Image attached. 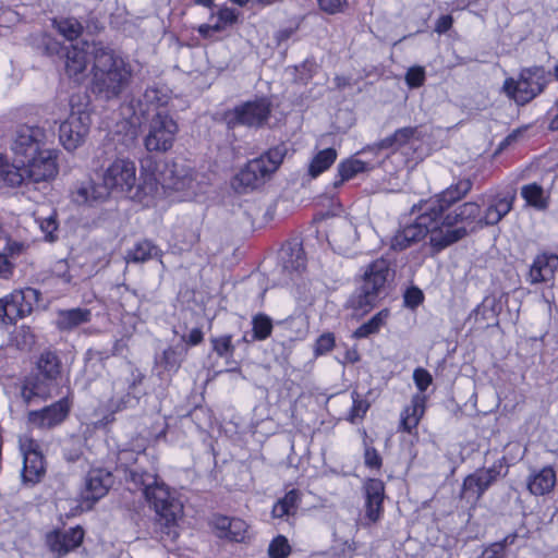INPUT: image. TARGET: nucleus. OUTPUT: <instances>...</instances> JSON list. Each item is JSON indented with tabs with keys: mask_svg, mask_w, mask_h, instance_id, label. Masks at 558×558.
<instances>
[{
	"mask_svg": "<svg viewBox=\"0 0 558 558\" xmlns=\"http://www.w3.org/2000/svg\"><path fill=\"white\" fill-rule=\"evenodd\" d=\"M39 128L37 126V183L53 181L59 173L60 151L39 147Z\"/></svg>",
	"mask_w": 558,
	"mask_h": 558,
	"instance_id": "26",
	"label": "nucleus"
},
{
	"mask_svg": "<svg viewBox=\"0 0 558 558\" xmlns=\"http://www.w3.org/2000/svg\"><path fill=\"white\" fill-rule=\"evenodd\" d=\"M306 267V257L301 244L293 243L283 246L280 262L274 270L278 284H288L300 276Z\"/></svg>",
	"mask_w": 558,
	"mask_h": 558,
	"instance_id": "14",
	"label": "nucleus"
},
{
	"mask_svg": "<svg viewBox=\"0 0 558 558\" xmlns=\"http://www.w3.org/2000/svg\"><path fill=\"white\" fill-rule=\"evenodd\" d=\"M473 182L471 179H461L456 184H451L435 198L424 202V206L428 209H435L436 218L441 217L454 203L465 197L472 190Z\"/></svg>",
	"mask_w": 558,
	"mask_h": 558,
	"instance_id": "17",
	"label": "nucleus"
},
{
	"mask_svg": "<svg viewBox=\"0 0 558 558\" xmlns=\"http://www.w3.org/2000/svg\"><path fill=\"white\" fill-rule=\"evenodd\" d=\"M557 483L556 471L553 466H544L541 470H534L526 480V488L533 496H545L550 494Z\"/></svg>",
	"mask_w": 558,
	"mask_h": 558,
	"instance_id": "28",
	"label": "nucleus"
},
{
	"mask_svg": "<svg viewBox=\"0 0 558 558\" xmlns=\"http://www.w3.org/2000/svg\"><path fill=\"white\" fill-rule=\"evenodd\" d=\"M213 351L223 359H231L235 351V345L232 343L231 335H222L219 337L210 338Z\"/></svg>",
	"mask_w": 558,
	"mask_h": 558,
	"instance_id": "42",
	"label": "nucleus"
},
{
	"mask_svg": "<svg viewBox=\"0 0 558 558\" xmlns=\"http://www.w3.org/2000/svg\"><path fill=\"white\" fill-rule=\"evenodd\" d=\"M413 380L420 390V393L423 395V392L432 384L433 378L428 371L418 367L413 372Z\"/></svg>",
	"mask_w": 558,
	"mask_h": 558,
	"instance_id": "49",
	"label": "nucleus"
},
{
	"mask_svg": "<svg viewBox=\"0 0 558 558\" xmlns=\"http://www.w3.org/2000/svg\"><path fill=\"white\" fill-rule=\"evenodd\" d=\"M521 196L529 206L537 210H546L548 208V196H545L543 186L537 183L523 185L521 187Z\"/></svg>",
	"mask_w": 558,
	"mask_h": 558,
	"instance_id": "37",
	"label": "nucleus"
},
{
	"mask_svg": "<svg viewBox=\"0 0 558 558\" xmlns=\"http://www.w3.org/2000/svg\"><path fill=\"white\" fill-rule=\"evenodd\" d=\"M215 524L220 531L219 536L234 542H241L244 538L247 527L243 520L229 517L217 518Z\"/></svg>",
	"mask_w": 558,
	"mask_h": 558,
	"instance_id": "33",
	"label": "nucleus"
},
{
	"mask_svg": "<svg viewBox=\"0 0 558 558\" xmlns=\"http://www.w3.org/2000/svg\"><path fill=\"white\" fill-rule=\"evenodd\" d=\"M270 113V101L266 98H257L229 110L225 114V120L229 129H234L239 125L258 129L268 121Z\"/></svg>",
	"mask_w": 558,
	"mask_h": 558,
	"instance_id": "11",
	"label": "nucleus"
},
{
	"mask_svg": "<svg viewBox=\"0 0 558 558\" xmlns=\"http://www.w3.org/2000/svg\"><path fill=\"white\" fill-rule=\"evenodd\" d=\"M395 270L391 260L380 257L372 262L363 276V284L350 302L351 306L361 313H367L374 307L377 299L387 293V288L393 281Z\"/></svg>",
	"mask_w": 558,
	"mask_h": 558,
	"instance_id": "5",
	"label": "nucleus"
},
{
	"mask_svg": "<svg viewBox=\"0 0 558 558\" xmlns=\"http://www.w3.org/2000/svg\"><path fill=\"white\" fill-rule=\"evenodd\" d=\"M550 82L551 71L534 65L521 69L518 78H507L502 89L517 105L524 106L541 95Z\"/></svg>",
	"mask_w": 558,
	"mask_h": 558,
	"instance_id": "7",
	"label": "nucleus"
},
{
	"mask_svg": "<svg viewBox=\"0 0 558 558\" xmlns=\"http://www.w3.org/2000/svg\"><path fill=\"white\" fill-rule=\"evenodd\" d=\"M335 345V337L332 333H323L315 343V354L323 355L332 350Z\"/></svg>",
	"mask_w": 558,
	"mask_h": 558,
	"instance_id": "51",
	"label": "nucleus"
},
{
	"mask_svg": "<svg viewBox=\"0 0 558 558\" xmlns=\"http://www.w3.org/2000/svg\"><path fill=\"white\" fill-rule=\"evenodd\" d=\"M144 374L137 369H131V378L128 381L116 380L112 384V396L106 402L105 409L109 415L105 416L107 423L112 422L113 414L126 409L135 408L138 403L137 387L143 383Z\"/></svg>",
	"mask_w": 558,
	"mask_h": 558,
	"instance_id": "10",
	"label": "nucleus"
},
{
	"mask_svg": "<svg viewBox=\"0 0 558 558\" xmlns=\"http://www.w3.org/2000/svg\"><path fill=\"white\" fill-rule=\"evenodd\" d=\"M20 451L23 456L22 482L24 485L33 486L35 476V460L31 459L35 454V442L29 437L20 438Z\"/></svg>",
	"mask_w": 558,
	"mask_h": 558,
	"instance_id": "34",
	"label": "nucleus"
},
{
	"mask_svg": "<svg viewBox=\"0 0 558 558\" xmlns=\"http://www.w3.org/2000/svg\"><path fill=\"white\" fill-rule=\"evenodd\" d=\"M58 32L68 40L72 41L76 39L83 31L81 23L73 17L63 19L60 21H53Z\"/></svg>",
	"mask_w": 558,
	"mask_h": 558,
	"instance_id": "43",
	"label": "nucleus"
},
{
	"mask_svg": "<svg viewBox=\"0 0 558 558\" xmlns=\"http://www.w3.org/2000/svg\"><path fill=\"white\" fill-rule=\"evenodd\" d=\"M269 558H288L291 554V546L283 535L276 536L268 546Z\"/></svg>",
	"mask_w": 558,
	"mask_h": 558,
	"instance_id": "46",
	"label": "nucleus"
},
{
	"mask_svg": "<svg viewBox=\"0 0 558 558\" xmlns=\"http://www.w3.org/2000/svg\"><path fill=\"white\" fill-rule=\"evenodd\" d=\"M92 313L87 308H72L60 311L57 318V326L61 330H71L90 320Z\"/></svg>",
	"mask_w": 558,
	"mask_h": 558,
	"instance_id": "35",
	"label": "nucleus"
},
{
	"mask_svg": "<svg viewBox=\"0 0 558 558\" xmlns=\"http://www.w3.org/2000/svg\"><path fill=\"white\" fill-rule=\"evenodd\" d=\"M506 459L505 457L497 460L492 466L489 468H482L481 474L483 475L485 485L487 486V489L499 478L504 477L508 473V468L505 466Z\"/></svg>",
	"mask_w": 558,
	"mask_h": 558,
	"instance_id": "44",
	"label": "nucleus"
},
{
	"mask_svg": "<svg viewBox=\"0 0 558 558\" xmlns=\"http://www.w3.org/2000/svg\"><path fill=\"white\" fill-rule=\"evenodd\" d=\"M421 140V132L416 126H407L396 130V132L376 143L373 146L364 148L359 154L365 155L367 153H378L384 149L397 150L404 145H410L414 148L415 143Z\"/></svg>",
	"mask_w": 558,
	"mask_h": 558,
	"instance_id": "21",
	"label": "nucleus"
},
{
	"mask_svg": "<svg viewBox=\"0 0 558 558\" xmlns=\"http://www.w3.org/2000/svg\"><path fill=\"white\" fill-rule=\"evenodd\" d=\"M170 95L167 89L149 86L141 98L130 101L129 109L132 110L133 116L145 117L150 111H165L162 108L168 105Z\"/></svg>",
	"mask_w": 558,
	"mask_h": 558,
	"instance_id": "18",
	"label": "nucleus"
},
{
	"mask_svg": "<svg viewBox=\"0 0 558 558\" xmlns=\"http://www.w3.org/2000/svg\"><path fill=\"white\" fill-rule=\"evenodd\" d=\"M13 265L4 254H0V275L8 277L12 274Z\"/></svg>",
	"mask_w": 558,
	"mask_h": 558,
	"instance_id": "64",
	"label": "nucleus"
},
{
	"mask_svg": "<svg viewBox=\"0 0 558 558\" xmlns=\"http://www.w3.org/2000/svg\"><path fill=\"white\" fill-rule=\"evenodd\" d=\"M147 460L145 453L134 450H121L117 457V471H123L124 480L141 489L147 502L157 514L155 532L165 546L173 544L179 537L178 521L183 515V505L175 497V493L161 481L155 471L143 468Z\"/></svg>",
	"mask_w": 558,
	"mask_h": 558,
	"instance_id": "2",
	"label": "nucleus"
},
{
	"mask_svg": "<svg viewBox=\"0 0 558 558\" xmlns=\"http://www.w3.org/2000/svg\"><path fill=\"white\" fill-rule=\"evenodd\" d=\"M424 301V294L417 287L407 289L404 293V304L410 308L417 307Z\"/></svg>",
	"mask_w": 558,
	"mask_h": 558,
	"instance_id": "52",
	"label": "nucleus"
},
{
	"mask_svg": "<svg viewBox=\"0 0 558 558\" xmlns=\"http://www.w3.org/2000/svg\"><path fill=\"white\" fill-rule=\"evenodd\" d=\"M114 484L113 474L104 468H94L85 476V485L82 490L84 501L95 504L104 498Z\"/></svg>",
	"mask_w": 558,
	"mask_h": 558,
	"instance_id": "16",
	"label": "nucleus"
},
{
	"mask_svg": "<svg viewBox=\"0 0 558 558\" xmlns=\"http://www.w3.org/2000/svg\"><path fill=\"white\" fill-rule=\"evenodd\" d=\"M84 538V530L81 526L71 527L64 532H51L46 537V545L53 554V558H61L71 550L77 548Z\"/></svg>",
	"mask_w": 558,
	"mask_h": 558,
	"instance_id": "19",
	"label": "nucleus"
},
{
	"mask_svg": "<svg viewBox=\"0 0 558 558\" xmlns=\"http://www.w3.org/2000/svg\"><path fill=\"white\" fill-rule=\"evenodd\" d=\"M337 157L338 153L335 148L329 147L319 150L316 155H314L308 165V175L312 179L317 178L335 163Z\"/></svg>",
	"mask_w": 558,
	"mask_h": 558,
	"instance_id": "36",
	"label": "nucleus"
},
{
	"mask_svg": "<svg viewBox=\"0 0 558 558\" xmlns=\"http://www.w3.org/2000/svg\"><path fill=\"white\" fill-rule=\"evenodd\" d=\"M318 4L323 11L335 14L343 11L348 5V0H318Z\"/></svg>",
	"mask_w": 558,
	"mask_h": 558,
	"instance_id": "54",
	"label": "nucleus"
},
{
	"mask_svg": "<svg viewBox=\"0 0 558 558\" xmlns=\"http://www.w3.org/2000/svg\"><path fill=\"white\" fill-rule=\"evenodd\" d=\"M514 201L515 192H508L505 195L496 196L486 208L484 216H480L481 229L499 223L512 210Z\"/></svg>",
	"mask_w": 558,
	"mask_h": 558,
	"instance_id": "27",
	"label": "nucleus"
},
{
	"mask_svg": "<svg viewBox=\"0 0 558 558\" xmlns=\"http://www.w3.org/2000/svg\"><path fill=\"white\" fill-rule=\"evenodd\" d=\"M14 154L22 159V166L32 167L35 162V130L29 125H21L15 132L12 144Z\"/></svg>",
	"mask_w": 558,
	"mask_h": 558,
	"instance_id": "22",
	"label": "nucleus"
},
{
	"mask_svg": "<svg viewBox=\"0 0 558 558\" xmlns=\"http://www.w3.org/2000/svg\"><path fill=\"white\" fill-rule=\"evenodd\" d=\"M452 23L453 19L451 15H441L436 22L435 32L444 34L451 28Z\"/></svg>",
	"mask_w": 558,
	"mask_h": 558,
	"instance_id": "60",
	"label": "nucleus"
},
{
	"mask_svg": "<svg viewBox=\"0 0 558 558\" xmlns=\"http://www.w3.org/2000/svg\"><path fill=\"white\" fill-rule=\"evenodd\" d=\"M204 339L203 331L199 328H193L187 338L183 337V340L186 341L191 345L199 344Z\"/></svg>",
	"mask_w": 558,
	"mask_h": 558,
	"instance_id": "63",
	"label": "nucleus"
},
{
	"mask_svg": "<svg viewBox=\"0 0 558 558\" xmlns=\"http://www.w3.org/2000/svg\"><path fill=\"white\" fill-rule=\"evenodd\" d=\"M272 330L271 319L264 315L259 314L253 318V339L254 340H265L268 338Z\"/></svg>",
	"mask_w": 558,
	"mask_h": 558,
	"instance_id": "45",
	"label": "nucleus"
},
{
	"mask_svg": "<svg viewBox=\"0 0 558 558\" xmlns=\"http://www.w3.org/2000/svg\"><path fill=\"white\" fill-rule=\"evenodd\" d=\"M118 128L119 130L113 134L112 138L104 144L96 156L99 167L104 169L101 185L107 187L108 196L114 190L129 192L136 182L135 163L129 158H121L116 154V143L121 144L123 148L134 146L136 130L126 122L121 123Z\"/></svg>",
	"mask_w": 558,
	"mask_h": 558,
	"instance_id": "3",
	"label": "nucleus"
},
{
	"mask_svg": "<svg viewBox=\"0 0 558 558\" xmlns=\"http://www.w3.org/2000/svg\"><path fill=\"white\" fill-rule=\"evenodd\" d=\"M352 410L350 414V421L354 422L355 418H363L369 409V403L362 398L357 391L352 392Z\"/></svg>",
	"mask_w": 558,
	"mask_h": 558,
	"instance_id": "47",
	"label": "nucleus"
},
{
	"mask_svg": "<svg viewBox=\"0 0 558 558\" xmlns=\"http://www.w3.org/2000/svg\"><path fill=\"white\" fill-rule=\"evenodd\" d=\"M72 201L77 205H94L108 198L107 187L93 180L76 182L71 190Z\"/></svg>",
	"mask_w": 558,
	"mask_h": 558,
	"instance_id": "25",
	"label": "nucleus"
},
{
	"mask_svg": "<svg viewBox=\"0 0 558 558\" xmlns=\"http://www.w3.org/2000/svg\"><path fill=\"white\" fill-rule=\"evenodd\" d=\"M282 504L287 505L290 510H292L294 513H296L300 502H301V495L300 492L296 489H291L281 499H279Z\"/></svg>",
	"mask_w": 558,
	"mask_h": 558,
	"instance_id": "56",
	"label": "nucleus"
},
{
	"mask_svg": "<svg viewBox=\"0 0 558 558\" xmlns=\"http://www.w3.org/2000/svg\"><path fill=\"white\" fill-rule=\"evenodd\" d=\"M417 214L413 222L408 223L400 228L392 236L390 246L395 251H404L413 244L422 241L429 235V244L432 245V236L434 232L436 211L435 209L425 207L420 204L417 209L414 206L412 215Z\"/></svg>",
	"mask_w": 558,
	"mask_h": 558,
	"instance_id": "9",
	"label": "nucleus"
},
{
	"mask_svg": "<svg viewBox=\"0 0 558 558\" xmlns=\"http://www.w3.org/2000/svg\"><path fill=\"white\" fill-rule=\"evenodd\" d=\"M271 513L274 518L278 519H282L284 517L289 518L295 514L292 510H290V508L287 507V505L282 504L280 500L275 504Z\"/></svg>",
	"mask_w": 558,
	"mask_h": 558,
	"instance_id": "59",
	"label": "nucleus"
},
{
	"mask_svg": "<svg viewBox=\"0 0 558 558\" xmlns=\"http://www.w3.org/2000/svg\"><path fill=\"white\" fill-rule=\"evenodd\" d=\"M556 257L538 256L534 260L530 269V278L532 283H539L550 280L554 277V266Z\"/></svg>",
	"mask_w": 558,
	"mask_h": 558,
	"instance_id": "38",
	"label": "nucleus"
},
{
	"mask_svg": "<svg viewBox=\"0 0 558 558\" xmlns=\"http://www.w3.org/2000/svg\"><path fill=\"white\" fill-rule=\"evenodd\" d=\"M63 50L65 73L76 83L84 81L87 65L93 59L92 90L100 99H117L129 86L132 76L131 65L102 43L83 40Z\"/></svg>",
	"mask_w": 558,
	"mask_h": 558,
	"instance_id": "1",
	"label": "nucleus"
},
{
	"mask_svg": "<svg viewBox=\"0 0 558 558\" xmlns=\"http://www.w3.org/2000/svg\"><path fill=\"white\" fill-rule=\"evenodd\" d=\"M486 490L487 486L485 485L480 469L472 474H469L463 481L462 493L466 496L473 497L475 500H480Z\"/></svg>",
	"mask_w": 558,
	"mask_h": 558,
	"instance_id": "40",
	"label": "nucleus"
},
{
	"mask_svg": "<svg viewBox=\"0 0 558 558\" xmlns=\"http://www.w3.org/2000/svg\"><path fill=\"white\" fill-rule=\"evenodd\" d=\"M90 124L92 119L88 111L72 108L68 119L59 125L60 143L66 150H75L85 142Z\"/></svg>",
	"mask_w": 558,
	"mask_h": 558,
	"instance_id": "13",
	"label": "nucleus"
},
{
	"mask_svg": "<svg viewBox=\"0 0 558 558\" xmlns=\"http://www.w3.org/2000/svg\"><path fill=\"white\" fill-rule=\"evenodd\" d=\"M388 316V311L384 310L374 315L368 322L361 325L353 333L354 338H366L369 335L376 333L384 325V320Z\"/></svg>",
	"mask_w": 558,
	"mask_h": 558,
	"instance_id": "41",
	"label": "nucleus"
},
{
	"mask_svg": "<svg viewBox=\"0 0 558 558\" xmlns=\"http://www.w3.org/2000/svg\"><path fill=\"white\" fill-rule=\"evenodd\" d=\"M5 181H8L11 185H22L33 183L32 178H28V181L25 182L23 174L20 171H9L5 177Z\"/></svg>",
	"mask_w": 558,
	"mask_h": 558,
	"instance_id": "62",
	"label": "nucleus"
},
{
	"mask_svg": "<svg viewBox=\"0 0 558 558\" xmlns=\"http://www.w3.org/2000/svg\"><path fill=\"white\" fill-rule=\"evenodd\" d=\"M40 230L45 233V240L47 242H54L57 235L54 232L58 230V223L54 216H50L40 222Z\"/></svg>",
	"mask_w": 558,
	"mask_h": 558,
	"instance_id": "53",
	"label": "nucleus"
},
{
	"mask_svg": "<svg viewBox=\"0 0 558 558\" xmlns=\"http://www.w3.org/2000/svg\"><path fill=\"white\" fill-rule=\"evenodd\" d=\"M287 148L283 145L270 148L264 155L252 159L236 173L233 180V186L240 192L254 190L263 185L266 180L279 168Z\"/></svg>",
	"mask_w": 558,
	"mask_h": 558,
	"instance_id": "6",
	"label": "nucleus"
},
{
	"mask_svg": "<svg viewBox=\"0 0 558 558\" xmlns=\"http://www.w3.org/2000/svg\"><path fill=\"white\" fill-rule=\"evenodd\" d=\"M35 290L27 288L25 291H14L0 299V323L14 324L19 318L29 315L33 311L32 299Z\"/></svg>",
	"mask_w": 558,
	"mask_h": 558,
	"instance_id": "15",
	"label": "nucleus"
},
{
	"mask_svg": "<svg viewBox=\"0 0 558 558\" xmlns=\"http://www.w3.org/2000/svg\"><path fill=\"white\" fill-rule=\"evenodd\" d=\"M364 464L367 468L375 470H379L381 468L383 459L374 447L365 445Z\"/></svg>",
	"mask_w": 558,
	"mask_h": 558,
	"instance_id": "50",
	"label": "nucleus"
},
{
	"mask_svg": "<svg viewBox=\"0 0 558 558\" xmlns=\"http://www.w3.org/2000/svg\"><path fill=\"white\" fill-rule=\"evenodd\" d=\"M502 545L493 543L488 545L477 558H501L502 557Z\"/></svg>",
	"mask_w": 558,
	"mask_h": 558,
	"instance_id": "58",
	"label": "nucleus"
},
{
	"mask_svg": "<svg viewBox=\"0 0 558 558\" xmlns=\"http://www.w3.org/2000/svg\"><path fill=\"white\" fill-rule=\"evenodd\" d=\"M163 189L172 191H185L192 189L193 178L187 173L184 167L177 163L165 165V169L156 175Z\"/></svg>",
	"mask_w": 558,
	"mask_h": 558,
	"instance_id": "24",
	"label": "nucleus"
},
{
	"mask_svg": "<svg viewBox=\"0 0 558 558\" xmlns=\"http://www.w3.org/2000/svg\"><path fill=\"white\" fill-rule=\"evenodd\" d=\"M162 251L149 240H141L134 244L125 254V262L128 264L146 263L154 258H161Z\"/></svg>",
	"mask_w": 558,
	"mask_h": 558,
	"instance_id": "32",
	"label": "nucleus"
},
{
	"mask_svg": "<svg viewBox=\"0 0 558 558\" xmlns=\"http://www.w3.org/2000/svg\"><path fill=\"white\" fill-rule=\"evenodd\" d=\"M35 396V381L27 380L21 388V397L25 403H29Z\"/></svg>",
	"mask_w": 558,
	"mask_h": 558,
	"instance_id": "61",
	"label": "nucleus"
},
{
	"mask_svg": "<svg viewBox=\"0 0 558 558\" xmlns=\"http://www.w3.org/2000/svg\"><path fill=\"white\" fill-rule=\"evenodd\" d=\"M480 215L477 203L465 202L437 217L432 236L433 251L438 253L480 230Z\"/></svg>",
	"mask_w": 558,
	"mask_h": 558,
	"instance_id": "4",
	"label": "nucleus"
},
{
	"mask_svg": "<svg viewBox=\"0 0 558 558\" xmlns=\"http://www.w3.org/2000/svg\"><path fill=\"white\" fill-rule=\"evenodd\" d=\"M375 166V162L362 160L355 157L341 161L337 167L339 180L333 182L335 187H339L343 182L351 180L359 173L374 169Z\"/></svg>",
	"mask_w": 558,
	"mask_h": 558,
	"instance_id": "31",
	"label": "nucleus"
},
{
	"mask_svg": "<svg viewBox=\"0 0 558 558\" xmlns=\"http://www.w3.org/2000/svg\"><path fill=\"white\" fill-rule=\"evenodd\" d=\"M359 240L355 227L348 221L337 225L330 232V243L340 253H347L351 245Z\"/></svg>",
	"mask_w": 558,
	"mask_h": 558,
	"instance_id": "29",
	"label": "nucleus"
},
{
	"mask_svg": "<svg viewBox=\"0 0 558 558\" xmlns=\"http://www.w3.org/2000/svg\"><path fill=\"white\" fill-rule=\"evenodd\" d=\"M218 19L228 27L236 23L238 12L231 8L220 9L218 12Z\"/></svg>",
	"mask_w": 558,
	"mask_h": 558,
	"instance_id": "57",
	"label": "nucleus"
},
{
	"mask_svg": "<svg viewBox=\"0 0 558 558\" xmlns=\"http://www.w3.org/2000/svg\"><path fill=\"white\" fill-rule=\"evenodd\" d=\"M226 28H227V26L217 16L215 23L202 24L198 26L197 31H198L199 35L203 36L204 38H209L215 33L222 32Z\"/></svg>",
	"mask_w": 558,
	"mask_h": 558,
	"instance_id": "55",
	"label": "nucleus"
},
{
	"mask_svg": "<svg viewBox=\"0 0 558 558\" xmlns=\"http://www.w3.org/2000/svg\"><path fill=\"white\" fill-rule=\"evenodd\" d=\"M72 408V402L68 397L51 403L37 411V427L53 428L62 424L68 417Z\"/></svg>",
	"mask_w": 558,
	"mask_h": 558,
	"instance_id": "23",
	"label": "nucleus"
},
{
	"mask_svg": "<svg viewBox=\"0 0 558 558\" xmlns=\"http://www.w3.org/2000/svg\"><path fill=\"white\" fill-rule=\"evenodd\" d=\"M62 362L56 351L47 349L37 357V398L48 399L59 387Z\"/></svg>",
	"mask_w": 558,
	"mask_h": 558,
	"instance_id": "12",
	"label": "nucleus"
},
{
	"mask_svg": "<svg viewBox=\"0 0 558 558\" xmlns=\"http://www.w3.org/2000/svg\"><path fill=\"white\" fill-rule=\"evenodd\" d=\"M178 132L179 125L171 114L154 112L145 125L144 147L149 153H167L173 147Z\"/></svg>",
	"mask_w": 558,
	"mask_h": 558,
	"instance_id": "8",
	"label": "nucleus"
},
{
	"mask_svg": "<svg viewBox=\"0 0 558 558\" xmlns=\"http://www.w3.org/2000/svg\"><path fill=\"white\" fill-rule=\"evenodd\" d=\"M425 82V70L423 66H412L407 71L405 83L410 88H418Z\"/></svg>",
	"mask_w": 558,
	"mask_h": 558,
	"instance_id": "48",
	"label": "nucleus"
},
{
	"mask_svg": "<svg viewBox=\"0 0 558 558\" xmlns=\"http://www.w3.org/2000/svg\"><path fill=\"white\" fill-rule=\"evenodd\" d=\"M185 349L182 347H170L156 359L157 365L169 373H175L184 359Z\"/></svg>",
	"mask_w": 558,
	"mask_h": 558,
	"instance_id": "39",
	"label": "nucleus"
},
{
	"mask_svg": "<svg viewBox=\"0 0 558 558\" xmlns=\"http://www.w3.org/2000/svg\"><path fill=\"white\" fill-rule=\"evenodd\" d=\"M426 397L416 393L411 399V404L408 405L401 413L400 427L408 433H411L418 425L425 412Z\"/></svg>",
	"mask_w": 558,
	"mask_h": 558,
	"instance_id": "30",
	"label": "nucleus"
},
{
	"mask_svg": "<svg viewBox=\"0 0 558 558\" xmlns=\"http://www.w3.org/2000/svg\"><path fill=\"white\" fill-rule=\"evenodd\" d=\"M365 497V519L368 523L380 520L384 511L385 484L379 478H368L363 485Z\"/></svg>",
	"mask_w": 558,
	"mask_h": 558,
	"instance_id": "20",
	"label": "nucleus"
}]
</instances>
